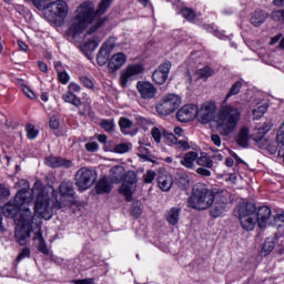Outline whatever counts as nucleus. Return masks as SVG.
<instances>
[{"mask_svg":"<svg viewBox=\"0 0 284 284\" xmlns=\"http://www.w3.org/2000/svg\"><path fill=\"white\" fill-rule=\"evenodd\" d=\"M241 88H243V82L242 81H236L227 92L225 99H231V97H236L239 92H241Z\"/></svg>","mask_w":284,"mask_h":284,"instance_id":"obj_39","label":"nucleus"},{"mask_svg":"<svg viewBox=\"0 0 284 284\" xmlns=\"http://www.w3.org/2000/svg\"><path fill=\"white\" fill-rule=\"evenodd\" d=\"M197 165L211 170V168H214V161L205 155L197 156Z\"/></svg>","mask_w":284,"mask_h":284,"instance_id":"obj_37","label":"nucleus"},{"mask_svg":"<svg viewBox=\"0 0 284 284\" xmlns=\"http://www.w3.org/2000/svg\"><path fill=\"white\" fill-rule=\"evenodd\" d=\"M151 134L155 143H161V129L154 126L151 131Z\"/></svg>","mask_w":284,"mask_h":284,"instance_id":"obj_57","label":"nucleus"},{"mask_svg":"<svg viewBox=\"0 0 284 284\" xmlns=\"http://www.w3.org/2000/svg\"><path fill=\"white\" fill-rule=\"evenodd\" d=\"M143 72V65L141 64H131L128 65L124 70L121 71L120 75V85L125 88L130 81H134L139 74Z\"/></svg>","mask_w":284,"mask_h":284,"instance_id":"obj_12","label":"nucleus"},{"mask_svg":"<svg viewBox=\"0 0 284 284\" xmlns=\"http://www.w3.org/2000/svg\"><path fill=\"white\" fill-rule=\"evenodd\" d=\"M271 19H272V21H277L278 23H284V9L272 11Z\"/></svg>","mask_w":284,"mask_h":284,"instance_id":"obj_47","label":"nucleus"},{"mask_svg":"<svg viewBox=\"0 0 284 284\" xmlns=\"http://www.w3.org/2000/svg\"><path fill=\"white\" fill-rule=\"evenodd\" d=\"M79 79L84 88H87L88 90H94L93 79L89 78L88 75H81Z\"/></svg>","mask_w":284,"mask_h":284,"instance_id":"obj_42","label":"nucleus"},{"mask_svg":"<svg viewBox=\"0 0 284 284\" xmlns=\"http://www.w3.org/2000/svg\"><path fill=\"white\" fill-rule=\"evenodd\" d=\"M131 148L132 145H130L129 143H120L114 146L113 152H115L116 154H125Z\"/></svg>","mask_w":284,"mask_h":284,"instance_id":"obj_46","label":"nucleus"},{"mask_svg":"<svg viewBox=\"0 0 284 284\" xmlns=\"http://www.w3.org/2000/svg\"><path fill=\"white\" fill-rule=\"evenodd\" d=\"M124 176H125V168H123V165H115L110 169L109 180L111 181V183H115V184L122 183Z\"/></svg>","mask_w":284,"mask_h":284,"instance_id":"obj_22","label":"nucleus"},{"mask_svg":"<svg viewBox=\"0 0 284 284\" xmlns=\"http://www.w3.org/2000/svg\"><path fill=\"white\" fill-rule=\"evenodd\" d=\"M265 112H267V104L258 105L257 108L253 109V116L254 119H261L264 116Z\"/></svg>","mask_w":284,"mask_h":284,"instance_id":"obj_43","label":"nucleus"},{"mask_svg":"<svg viewBox=\"0 0 284 284\" xmlns=\"http://www.w3.org/2000/svg\"><path fill=\"white\" fill-rule=\"evenodd\" d=\"M270 225H273L274 227H284V212L276 213L273 216V220L270 221Z\"/></svg>","mask_w":284,"mask_h":284,"instance_id":"obj_38","label":"nucleus"},{"mask_svg":"<svg viewBox=\"0 0 284 284\" xmlns=\"http://www.w3.org/2000/svg\"><path fill=\"white\" fill-rule=\"evenodd\" d=\"M172 69L171 62H163L152 74L154 83L158 85H163L170 77V70Z\"/></svg>","mask_w":284,"mask_h":284,"instance_id":"obj_17","label":"nucleus"},{"mask_svg":"<svg viewBox=\"0 0 284 284\" xmlns=\"http://www.w3.org/2000/svg\"><path fill=\"white\" fill-rule=\"evenodd\" d=\"M49 125L51 130H59V119L57 116H51Z\"/></svg>","mask_w":284,"mask_h":284,"instance_id":"obj_64","label":"nucleus"},{"mask_svg":"<svg viewBox=\"0 0 284 284\" xmlns=\"http://www.w3.org/2000/svg\"><path fill=\"white\" fill-rule=\"evenodd\" d=\"M197 114L199 106H196V104H186L178 111L176 118L181 123H187L190 121H194Z\"/></svg>","mask_w":284,"mask_h":284,"instance_id":"obj_14","label":"nucleus"},{"mask_svg":"<svg viewBox=\"0 0 284 284\" xmlns=\"http://www.w3.org/2000/svg\"><path fill=\"white\" fill-rule=\"evenodd\" d=\"M175 145H178V148H180V150H190V148H191L190 142H187V140H178Z\"/></svg>","mask_w":284,"mask_h":284,"instance_id":"obj_62","label":"nucleus"},{"mask_svg":"<svg viewBox=\"0 0 284 284\" xmlns=\"http://www.w3.org/2000/svg\"><path fill=\"white\" fill-rule=\"evenodd\" d=\"M261 150H267L270 154H276V152L281 151V141H278V135H276V141L274 138L268 136L264 142L260 143Z\"/></svg>","mask_w":284,"mask_h":284,"instance_id":"obj_20","label":"nucleus"},{"mask_svg":"<svg viewBox=\"0 0 284 284\" xmlns=\"http://www.w3.org/2000/svg\"><path fill=\"white\" fill-rule=\"evenodd\" d=\"M214 154L212 155V159L214 161H223V159H225V155L223 153V151L220 150H213Z\"/></svg>","mask_w":284,"mask_h":284,"instance_id":"obj_63","label":"nucleus"},{"mask_svg":"<svg viewBox=\"0 0 284 284\" xmlns=\"http://www.w3.org/2000/svg\"><path fill=\"white\" fill-rule=\"evenodd\" d=\"M23 258H30V248L24 247L17 257V261H23Z\"/></svg>","mask_w":284,"mask_h":284,"instance_id":"obj_60","label":"nucleus"},{"mask_svg":"<svg viewBox=\"0 0 284 284\" xmlns=\"http://www.w3.org/2000/svg\"><path fill=\"white\" fill-rule=\"evenodd\" d=\"M136 90L144 101H150L156 97L158 89L152 84L151 82L148 81H139L136 83Z\"/></svg>","mask_w":284,"mask_h":284,"instance_id":"obj_15","label":"nucleus"},{"mask_svg":"<svg viewBox=\"0 0 284 284\" xmlns=\"http://www.w3.org/2000/svg\"><path fill=\"white\" fill-rule=\"evenodd\" d=\"M156 176V173L152 170L146 171V173L143 175L144 183H152Z\"/></svg>","mask_w":284,"mask_h":284,"instance_id":"obj_55","label":"nucleus"},{"mask_svg":"<svg viewBox=\"0 0 284 284\" xmlns=\"http://www.w3.org/2000/svg\"><path fill=\"white\" fill-rule=\"evenodd\" d=\"M58 79L62 83V85H65L70 81V75L68 74V72L58 71Z\"/></svg>","mask_w":284,"mask_h":284,"instance_id":"obj_54","label":"nucleus"},{"mask_svg":"<svg viewBox=\"0 0 284 284\" xmlns=\"http://www.w3.org/2000/svg\"><path fill=\"white\" fill-rule=\"evenodd\" d=\"M68 92H71V94L79 93V92H81V85H79L74 82H71L68 85Z\"/></svg>","mask_w":284,"mask_h":284,"instance_id":"obj_58","label":"nucleus"},{"mask_svg":"<svg viewBox=\"0 0 284 284\" xmlns=\"http://www.w3.org/2000/svg\"><path fill=\"white\" fill-rule=\"evenodd\" d=\"M44 163L49 168H72V161L54 155L45 158Z\"/></svg>","mask_w":284,"mask_h":284,"instance_id":"obj_21","label":"nucleus"},{"mask_svg":"<svg viewBox=\"0 0 284 284\" xmlns=\"http://www.w3.org/2000/svg\"><path fill=\"white\" fill-rule=\"evenodd\" d=\"M216 195L203 183H196L193 186L192 196L189 199L190 207L193 210H207L214 204Z\"/></svg>","mask_w":284,"mask_h":284,"instance_id":"obj_5","label":"nucleus"},{"mask_svg":"<svg viewBox=\"0 0 284 284\" xmlns=\"http://www.w3.org/2000/svg\"><path fill=\"white\" fill-rule=\"evenodd\" d=\"M62 101H64L65 103H71V105H74L75 108H81L82 104L81 99H79L77 94L71 93L70 91L62 95Z\"/></svg>","mask_w":284,"mask_h":284,"instance_id":"obj_31","label":"nucleus"},{"mask_svg":"<svg viewBox=\"0 0 284 284\" xmlns=\"http://www.w3.org/2000/svg\"><path fill=\"white\" fill-rule=\"evenodd\" d=\"M181 14L186 21H194V19H196V14L190 8L182 9Z\"/></svg>","mask_w":284,"mask_h":284,"instance_id":"obj_49","label":"nucleus"},{"mask_svg":"<svg viewBox=\"0 0 284 284\" xmlns=\"http://www.w3.org/2000/svg\"><path fill=\"white\" fill-rule=\"evenodd\" d=\"M196 174H200V176H212V171L205 166H201L196 169Z\"/></svg>","mask_w":284,"mask_h":284,"instance_id":"obj_59","label":"nucleus"},{"mask_svg":"<svg viewBox=\"0 0 284 284\" xmlns=\"http://www.w3.org/2000/svg\"><path fill=\"white\" fill-rule=\"evenodd\" d=\"M119 126H120L121 132H123V134H130L128 132V130H130V128H132V121H130V119H128V118H120Z\"/></svg>","mask_w":284,"mask_h":284,"instance_id":"obj_40","label":"nucleus"},{"mask_svg":"<svg viewBox=\"0 0 284 284\" xmlns=\"http://www.w3.org/2000/svg\"><path fill=\"white\" fill-rule=\"evenodd\" d=\"M135 121H136L138 125H140L144 130H148L151 125H153V123L151 122L150 119L143 118L141 115H138L135 118Z\"/></svg>","mask_w":284,"mask_h":284,"instance_id":"obj_45","label":"nucleus"},{"mask_svg":"<svg viewBox=\"0 0 284 284\" xmlns=\"http://www.w3.org/2000/svg\"><path fill=\"white\" fill-rule=\"evenodd\" d=\"M235 216L240 219L241 226L246 232H252L256 227V204L252 202H242L234 210Z\"/></svg>","mask_w":284,"mask_h":284,"instance_id":"obj_6","label":"nucleus"},{"mask_svg":"<svg viewBox=\"0 0 284 284\" xmlns=\"http://www.w3.org/2000/svg\"><path fill=\"white\" fill-rule=\"evenodd\" d=\"M195 75L197 77V79H203V81H207L210 77L214 75V69L210 67H204L203 69L197 70L195 72Z\"/></svg>","mask_w":284,"mask_h":284,"instance_id":"obj_32","label":"nucleus"},{"mask_svg":"<svg viewBox=\"0 0 284 284\" xmlns=\"http://www.w3.org/2000/svg\"><path fill=\"white\" fill-rule=\"evenodd\" d=\"M33 200L32 192L26 189L18 191L16 194V201L20 207V216L16 221L14 236L19 245H26V240L30 239V234L32 233L34 213L30 211V204Z\"/></svg>","mask_w":284,"mask_h":284,"instance_id":"obj_2","label":"nucleus"},{"mask_svg":"<svg viewBox=\"0 0 284 284\" xmlns=\"http://www.w3.org/2000/svg\"><path fill=\"white\" fill-rule=\"evenodd\" d=\"M236 143L240 148H247L250 145V129L242 128L236 136Z\"/></svg>","mask_w":284,"mask_h":284,"instance_id":"obj_29","label":"nucleus"},{"mask_svg":"<svg viewBox=\"0 0 284 284\" xmlns=\"http://www.w3.org/2000/svg\"><path fill=\"white\" fill-rule=\"evenodd\" d=\"M36 239H39V252H42V254H50V251L48 250V246H45V243L43 242V235H41V226L37 225V231L34 232Z\"/></svg>","mask_w":284,"mask_h":284,"instance_id":"obj_34","label":"nucleus"},{"mask_svg":"<svg viewBox=\"0 0 284 284\" xmlns=\"http://www.w3.org/2000/svg\"><path fill=\"white\" fill-rule=\"evenodd\" d=\"M123 183L119 187V194L124 196L128 203L132 202V196L136 192V183H139V173L136 171H128L124 173Z\"/></svg>","mask_w":284,"mask_h":284,"instance_id":"obj_8","label":"nucleus"},{"mask_svg":"<svg viewBox=\"0 0 284 284\" xmlns=\"http://www.w3.org/2000/svg\"><path fill=\"white\" fill-rule=\"evenodd\" d=\"M274 247H276L278 254H284L283 236L278 237V235H275L274 237H267L263 244L262 254H264V256H267V254H271L274 251Z\"/></svg>","mask_w":284,"mask_h":284,"instance_id":"obj_13","label":"nucleus"},{"mask_svg":"<svg viewBox=\"0 0 284 284\" xmlns=\"http://www.w3.org/2000/svg\"><path fill=\"white\" fill-rule=\"evenodd\" d=\"M20 85H21V90H22L23 94H26V97H28V99H34L37 97L34 94V92H32V90H30V88H28L26 84H23V80H20Z\"/></svg>","mask_w":284,"mask_h":284,"instance_id":"obj_51","label":"nucleus"},{"mask_svg":"<svg viewBox=\"0 0 284 284\" xmlns=\"http://www.w3.org/2000/svg\"><path fill=\"white\" fill-rule=\"evenodd\" d=\"M27 138L31 141L39 136V130L34 128V124H27L26 126Z\"/></svg>","mask_w":284,"mask_h":284,"instance_id":"obj_41","label":"nucleus"},{"mask_svg":"<svg viewBox=\"0 0 284 284\" xmlns=\"http://www.w3.org/2000/svg\"><path fill=\"white\" fill-rule=\"evenodd\" d=\"M114 0H101V2L98 6V9L95 10V14L98 17H103L104 12H108V9L110 6H112Z\"/></svg>","mask_w":284,"mask_h":284,"instance_id":"obj_35","label":"nucleus"},{"mask_svg":"<svg viewBox=\"0 0 284 284\" xmlns=\"http://www.w3.org/2000/svg\"><path fill=\"white\" fill-rule=\"evenodd\" d=\"M95 191L98 194H110L112 192V181L108 176L100 179L95 185Z\"/></svg>","mask_w":284,"mask_h":284,"instance_id":"obj_26","label":"nucleus"},{"mask_svg":"<svg viewBox=\"0 0 284 284\" xmlns=\"http://www.w3.org/2000/svg\"><path fill=\"white\" fill-rule=\"evenodd\" d=\"M174 184V180L172 175L160 174L158 176V185L162 192H170L172 190V185Z\"/></svg>","mask_w":284,"mask_h":284,"instance_id":"obj_25","label":"nucleus"},{"mask_svg":"<svg viewBox=\"0 0 284 284\" xmlns=\"http://www.w3.org/2000/svg\"><path fill=\"white\" fill-rule=\"evenodd\" d=\"M45 10V14H49L51 19H60V21H63L68 17V12H70V7H68L65 0H55L49 2Z\"/></svg>","mask_w":284,"mask_h":284,"instance_id":"obj_11","label":"nucleus"},{"mask_svg":"<svg viewBox=\"0 0 284 284\" xmlns=\"http://www.w3.org/2000/svg\"><path fill=\"white\" fill-rule=\"evenodd\" d=\"M216 113V105L212 102H205L200 109H197V118L202 123H210L214 119Z\"/></svg>","mask_w":284,"mask_h":284,"instance_id":"obj_16","label":"nucleus"},{"mask_svg":"<svg viewBox=\"0 0 284 284\" xmlns=\"http://www.w3.org/2000/svg\"><path fill=\"white\" fill-rule=\"evenodd\" d=\"M115 45L114 40H108L103 43L97 55L98 65H105V63L109 62V72H116V70H121V68H123L128 61V57L122 52L115 53L110 58V54L112 50H114Z\"/></svg>","mask_w":284,"mask_h":284,"instance_id":"obj_4","label":"nucleus"},{"mask_svg":"<svg viewBox=\"0 0 284 284\" xmlns=\"http://www.w3.org/2000/svg\"><path fill=\"white\" fill-rule=\"evenodd\" d=\"M215 199L216 201L211 207L210 212L211 216H213L214 219H219V216H221V214L225 212V207H227V197L223 195H216Z\"/></svg>","mask_w":284,"mask_h":284,"instance_id":"obj_18","label":"nucleus"},{"mask_svg":"<svg viewBox=\"0 0 284 284\" xmlns=\"http://www.w3.org/2000/svg\"><path fill=\"white\" fill-rule=\"evenodd\" d=\"M48 1L50 0H32V3L37 8V10H45L49 4Z\"/></svg>","mask_w":284,"mask_h":284,"instance_id":"obj_53","label":"nucleus"},{"mask_svg":"<svg viewBox=\"0 0 284 284\" xmlns=\"http://www.w3.org/2000/svg\"><path fill=\"white\" fill-rule=\"evenodd\" d=\"M33 194L37 195L36 204H34V212L39 214L41 219L44 221H50L52 219V207H50V195L45 189L41 187V183L36 182L33 185Z\"/></svg>","mask_w":284,"mask_h":284,"instance_id":"obj_7","label":"nucleus"},{"mask_svg":"<svg viewBox=\"0 0 284 284\" xmlns=\"http://www.w3.org/2000/svg\"><path fill=\"white\" fill-rule=\"evenodd\" d=\"M131 214L134 219H139L143 214V203L141 201H134L132 203Z\"/></svg>","mask_w":284,"mask_h":284,"instance_id":"obj_36","label":"nucleus"},{"mask_svg":"<svg viewBox=\"0 0 284 284\" xmlns=\"http://www.w3.org/2000/svg\"><path fill=\"white\" fill-rule=\"evenodd\" d=\"M14 202L16 203H12V202L7 203L2 209L4 216H7L8 219H14L17 214L21 212V207L17 202V197H14Z\"/></svg>","mask_w":284,"mask_h":284,"instance_id":"obj_23","label":"nucleus"},{"mask_svg":"<svg viewBox=\"0 0 284 284\" xmlns=\"http://www.w3.org/2000/svg\"><path fill=\"white\" fill-rule=\"evenodd\" d=\"M199 161V153L190 151L185 153L184 158L180 161L181 165L187 170H194V163Z\"/></svg>","mask_w":284,"mask_h":284,"instance_id":"obj_27","label":"nucleus"},{"mask_svg":"<svg viewBox=\"0 0 284 284\" xmlns=\"http://www.w3.org/2000/svg\"><path fill=\"white\" fill-rule=\"evenodd\" d=\"M180 219H181V207L180 206L171 207L165 214V220L168 221L169 225H179Z\"/></svg>","mask_w":284,"mask_h":284,"instance_id":"obj_24","label":"nucleus"},{"mask_svg":"<svg viewBox=\"0 0 284 284\" xmlns=\"http://www.w3.org/2000/svg\"><path fill=\"white\" fill-rule=\"evenodd\" d=\"M97 183V171L83 166L79 169L75 173V185L80 190V192H85V190H90L92 185Z\"/></svg>","mask_w":284,"mask_h":284,"instance_id":"obj_9","label":"nucleus"},{"mask_svg":"<svg viewBox=\"0 0 284 284\" xmlns=\"http://www.w3.org/2000/svg\"><path fill=\"white\" fill-rule=\"evenodd\" d=\"M106 21V17H99L97 14L94 2L84 1L77 8L75 17L71 21L69 32L73 37H79L90 26L87 34H94Z\"/></svg>","mask_w":284,"mask_h":284,"instance_id":"obj_1","label":"nucleus"},{"mask_svg":"<svg viewBox=\"0 0 284 284\" xmlns=\"http://www.w3.org/2000/svg\"><path fill=\"white\" fill-rule=\"evenodd\" d=\"M138 155L140 159H144L145 161H150V149L141 145L138 149Z\"/></svg>","mask_w":284,"mask_h":284,"instance_id":"obj_50","label":"nucleus"},{"mask_svg":"<svg viewBox=\"0 0 284 284\" xmlns=\"http://www.w3.org/2000/svg\"><path fill=\"white\" fill-rule=\"evenodd\" d=\"M99 43H101V40L99 39H93V40H89L85 44L84 48L87 50H90L91 52L94 51L95 48H99Z\"/></svg>","mask_w":284,"mask_h":284,"instance_id":"obj_52","label":"nucleus"},{"mask_svg":"<svg viewBox=\"0 0 284 284\" xmlns=\"http://www.w3.org/2000/svg\"><path fill=\"white\" fill-rule=\"evenodd\" d=\"M181 108V97L176 94H166L155 106L158 114L169 116L174 114Z\"/></svg>","mask_w":284,"mask_h":284,"instance_id":"obj_10","label":"nucleus"},{"mask_svg":"<svg viewBox=\"0 0 284 284\" xmlns=\"http://www.w3.org/2000/svg\"><path fill=\"white\" fill-rule=\"evenodd\" d=\"M100 125L105 132H114V120H102Z\"/></svg>","mask_w":284,"mask_h":284,"instance_id":"obj_44","label":"nucleus"},{"mask_svg":"<svg viewBox=\"0 0 284 284\" xmlns=\"http://www.w3.org/2000/svg\"><path fill=\"white\" fill-rule=\"evenodd\" d=\"M267 17H270V14L265 13L263 10H255L251 14V23L255 28H258V26H263V23L267 21Z\"/></svg>","mask_w":284,"mask_h":284,"instance_id":"obj_28","label":"nucleus"},{"mask_svg":"<svg viewBox=\"0 0 284 284\" xmlns=\"http://www.w3.org/2000/svg\"><path fill=\"white\" fill-rule=\"evenodd\" d=\"M265 132H263L262 128L255 129L253 134H252V139L253 141H255V143H257L258 148H261V143H264L267 138H265Z\"/></svg>","mask_w":284,"mask_h":284,"instance_id":"obj_33","label":"nucleus"},{"mask_svg":"<svg viewBox=\"0 0 284 284\" xmlns=\"http://www.w3.org/2000/svg\"><path fill=\"white\" fill-rule=\"evenodd\" d=\"M59 192L61 196H64L67 199H70V196H74V186H72V182L70 181L61 182L59 186Z\"/></svg>","mask_w":284,"mask_h":284,"instance_id":"obj_30","label":"nucleus"},{"mask_svg":"<svg viewBox=\"0 0 284 284\" xmlns=\"http://www.w3.org/2000/svg\"><path fill=\"white\" fill-rule=\"evenodd\" d=\"M270 219H272V209H270V206H261L257 209L256 221L261 230H263V227H267Z\"/></svg>","mask_w":284,"mask_h":284,"instance_id":"obj_19","label":"nucleus"},{"mask_svg":"<svg viewBox=\"0 0 284 284\" xmlns=\"http://www.w3.org/2000/svg\"><path fill=\"white\" fill-rule=\"evenodd\" d=\"M163 136L169 143H172L173 145H176V143H179V139L174 135V133L164 132Z\"/></svg>","mask_w":284,"mask_h":284,"instance_id":"obj_56","label":"nucleus"},{"mask_svg":"<svg viewBox=\"0 0 284 284\" xmlns=\"http://www.w3.org/2000/svg\"><path fill=\"white\" fill-rule=\"evenodd\" d=\"M87 152H97L99 150V143L97 142H88L85 144Z\"/></svg>","mask_w":284,"mask_h":284,"instance_id":"obj_61","label":"nucleus"},{"mask_svg":"<svg viewBox=\"0 0 284 284\" xmlns=\"http://www.w3.org/2000/svg\"><path fill=\"white\" fill-rule=\"evenodd\" d=\"M178 185L179 187H181L182 190H187L190 187V176L187 175H181L178 179Z\"/></svg>","mask_w":284,"mask_h":284,"instance_id":"obj_48","label":"nucleus"},{"mask_svg":"<svg viewBox=\"0 0 284 284\" xmlns=\"http://www.w3.org/2000/svg\"><path fill=\"white\" fill-rule=\"evenodd\" d=\"M214 121L221 136H230L241 121V111L232 105H224L214 116Z\"/></svg>","mask_w":284,"mask_h":284,"instance_id":"obj_3","label":"nucleus"}]
</instances>
